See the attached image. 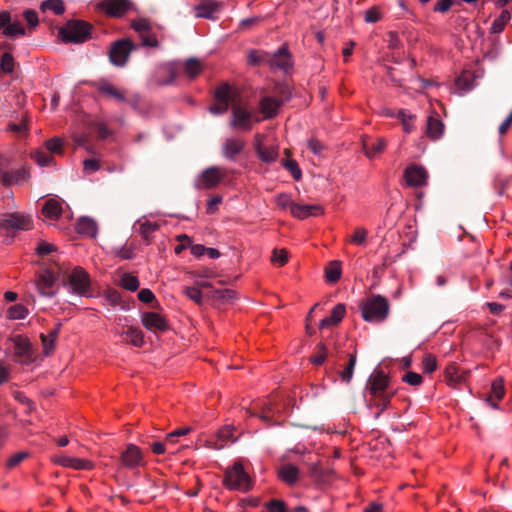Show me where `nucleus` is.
I'll use <instances>...</instances> for the list:
<instances>
[{
  "label": "nucleus",
  "mask_w": 512,
  "mask_h": 512,
  "mask_svg": "<svg viewBox=\"0 0 512 512\" xmlns=\"http://www.w3.org/2000/svg\"><path fill=\"white\" fill-rule=\"evenodd\" d=\"M61 324H58L54 329H52L47 335L41 334V340L44 348V353L48 355L54 348V342L58 337L60 331Z\"/></svg>",
  "instance_id": "nucleus-34"
},
{
  "label": "nucleus",
  "mask_w": 512,
  "mask_h": 512,
  "mask_svg": "<svg viewBox=\"0 0 512 512\" xmlns=\"http://www.w3.org/2000/svg\"><path fill=\"white\" fill-rule=\"evenodd\" d=\"M388 300L378 294L367 297L361 304L362 318L367 322H383L389 314Z\"/></svg>",
  "instance_id": "nucleus-1"
},
{
  "label": "nucleus",
  "mask_w": 512,
  "mask_h": 512,
  "mask_svg": "<svg viewBox=\"0 0 512 512\" xmlns=\"http://www.w3.org/2000/svg\"><path fill=\"white\" fill-rule=\"evenodd\" d=\"M9 130L17 133L23 134L28 131V118L27 116H22L19 123L11 122L8 124Z\"/></svg>",
  "instance_id": "nucleus-51"
},
{
  "label": "nucleus",
  "mask_w": 512,
  "mask_h": 512,
  "mask_svg": "<svg viewBox=\"0 0 512 512\" xmlns=\"http://www.w3.org/2000/svg\"><path fill=\"white\" fill-rule=\"evenodd\" d=\"M122 465L129 469L139 467L143 462V456L140 448L134 444L127 445L125 451L120 455Z\"/></svg>",
  "instance_id": "nucleus-15"
},
{
  "label": "nucleus",
  "mask_w": 512,
  "mask_h": 512,
  "mask_svg": "<svg viewBox=\"0 0 512 512\" xmlns=\"http://www.w3.org/2000/svg\"><path fill=\"white\" fill-rule=\"evenodd\" d=\"M104 298L112 306L119 305L121 301V295L116 289H107L104 292Z\"/></svg>",
  "instance_id": "nucleus-57"
},
{
  "label": "nucleus",
  "mask_w": 512,
  "mask_h": 512,
  "mask_svg": "<svg viewBox=\"0 0 512 512\" xmlns=\"http://www.w3.org/2000/svg\"><path fill=\"white\" fill-rule=\"evenodd\" d=\"M42 214L46 218L57 219L62 214V207L58 201L49 199L43 205Z\"/></svg>",
  "instance_id": "nucleus-31"
},
{
  "label": "nucleus",
  "mask_w": 512,
  "mask_h": 512,
  "mask_svg": "<svg viewBox=\"0 0 512 512\" xmlns=\"http://www.w3.org/2000/svg\"><path fill=\"white\" fill-rule=\"evenodd\" d=\"M386 141L383 138L363 140V149L368 158H374L384 151Z\"/></svg>",
  "instance_id": "nucleus-25"
},
{
  "label": "nucleus",
  "mask_w": 512,
  "mask_h": 512,
  "mask_svg": "<svg viewBox=\"0 0 512 512\" xmlns=\"http://www.w3.org/2000/svg\"><path fill=\"white\" fill-rule=\"evenodd\" d=\"M0 68L5 74H10L14 69V58L11 53L6 52L1 56Z\"/></svg>",
  "instance_id": "nucleus-47"
},
{
  "label": "nucleus",
  "mask_w": 512,
  "mask_h": 512,
  "mask_svg": "<svg viewBox=\"0 0 512 512\" xmlns=\"http://www.w3.org/2000/svg\"><path fill=\"white\" fill-rule=\"evenodd\" d=\"M443 123L433 117H428L426 133L432 139H438L443 132Z\"/></svg>",
  "instance_id": "nucleus-36"
},
{
  "label": "nucleus",
  "mask_w": 512,
  "mask_h": 512,
  "mask_svg": "<svg viewBox=\"0 0 512 512\" xmlns=\"http://www.w3.org/2000/svg\"><path fill=\"white\" fill-rule=\"evenodd\" d=\"M11 341L14 345V356L17 361L23 362L31 359L32 357V347L29 340L21 335H17L11 338Z\"/></svg>",
  "instance_id": "nucleus-18"
},
{
  "label": "nucleus",
  "mask_w": 512,
  "mask_h": 512,
  "mask_svg": "<svg viewBox=\"0 0 512 512\" xmlns=\"http://www.w3.org/2000/svg\"><path fill=\"white\" fill-rule=\"evenodd\" d=\"M456 86L463 91H470L473 88V79L469 73H462L456 79Z\"/></svg>",
  "instance_id": "nucleus-48"
},
{
  "label": "nucleus",
  "mask_w": 512,
  "mask_h": 512,
  "mask_svg": "<svg viewBox=\"0 0 512 512\" xmlns=\"http://www.w3.org/2000/svg\"><path fill=\"white\" fill-rule=\"evenodd\" d=\"M355 365H356V353H352L349 355L348 363L346 364L344 369L342 371L338 372V374L343 382H345L347 384L350 383V381L353 377Z\"/></svg>",
  "instance_id": "nucleus-37"
},
{
  "label": "nucleus",
  "mask_w": 512,
  "mask_h": 512,
  "mask_svg": "<svg viewBox=\"0 0 512 512\" xmlns=\"http://www.w3.org/2000/svg\"><path fill=\"white\" fill-rule=\"evenodd\" d=\"M389 379L382 370L375 371L368 379L366 389L373 396L388 393Z\"/></svg>",
  "instance_id": "nucleus-12"
},
{
  "label": "nucleus",
  "mask_w": 512,
  "mask_h": 512,
  "mask_svg": "<svg viewBox=\"0 0 512 512\" xmlns=\"http://www.w3.org/2000/svg\"><path fill=\"white\" fill-rule=\"evenodd\" d=\"M505 394L504 385H503V379L498 378L492 382L491 385V394L492 398H495L496 400H501Z\"/></svg>",
  "instance_id": "nucleus-49"
},
{
  "label": "nucleus",
  "mask_w": 512,
  "mask_h": 512,
  "mask_svg": "<svg viewBox=\"0 0 512 512\" xmlns=\"http://www.w3.org/2000/svg\"><path fill=\"white\" fill-rule=\"evenodd\" d=\"M142 324L146 329L154 333L164 332L169 329L167 320L156 312H145L142 315Z\"/></svg>",
  "instance_id": "nucleus-14"
},
{
  "label": "nucleus",
  "mask_w": 512,
  "mask_h": 512,
  "mask_svg": "<svg viewBox=\"0 0 512 512\" xmlns=\"http://www.w3.org/2000/svg\"><path fill=\"white\" fill-rule=\"evenodd\" d=\"M177 240L180 242V244H178L174 249L176 254H180L183 250L186 249V247L191 246L192 244L191 238L186 234L178 235Z\"/></svg>",
  "instance_id": "nucleus-62"
},
{
  "label": "nucleus",
  "mask_w": 512,
  "mask_h": 512,
  "mask_svg": "<svg viewBox=\"0 0 512 512\" xmlns=\"http://www.w3.org/2000/svg\"><path fill=\"white\" fill-rule=\"evenodd\" d=\"M60 277L59 272L57 275L50 268L45 269L40 273L35 281V287L38 293L44 297H53L56 294L54 285L56 280Z\"/></svg>",
  "instance_id": "nucleus-9"
},
{
  "label": "nucleus",
  "mask_w": 512,
  "mask_h": 512,
  "mask_svg": "<svg viewBox=\"0 0 512 512\" xmlns=\"http://www.w3.org/2000/svg\"><path fill=\"white\" fill-rule=\"evenodd\" d=\"M46 149L51 154H62L63 147H62V141L59 138H52L48 141H46Z\"/></svg>",
  "instance_id": "nucleus-56"
},
{
  "label": "nucleus",
  "mask_w": 512,
  "mask_h": 512,
  "mask_svg": "<svg viewBox=\"0 0 512 512\" xmlns=\"http://www.w3.org/2000/svg\"><path fill=\"white\" fill-rule=\"evenodd\" d=\"M270 53L263 50H250L247 63L251 66L269 65Z\"/></svg>",
  "instance_id": "nucleus-29"
},
{
  "label": "nucleus",
  "mask_w": 512,
  "mask_h": 512,
  "mask_svg": "<svg viewBox=\"0 0 512 512\" xmlns=\"http://www.w3.org/2000/svg\"><path fill=\"white\" fill-rule=\"evenodd\" d=\"M282 166L287 169L295 180H300L302 172L298 166V163L292 159H283L281 161Z\"/></svg>",
  "instance_id": "nucleus-45"
},
{
  "label": "nucleus",
  "mask_w": 512,
  "mask_h": 512,
  "mask_svg": "<svg viewBox=\"0 0 512 512\" xmlns=\"http://www.w3.org/2000/svg\"><path fill=\"white\" fill-rule=\"evenodd\" d=\"M28 177V173L25 169H18L12 172H6L2 174L0 181L5 186H10L12 184H18L22 181H25Z\"/></svg>",
  "instance_id": "nucleus-28"
},
{
  "label": "nucleus",
  "mask_w": 512,
  "mask_h": 512,
  "mask_svg": "<svg viewBox=\"0 0 512 512\" xmlns=\"http://www.w3.org/2000/svg\"><path fill=\"white\" fill-rule=\"evenodd\" d=\"M271 69L288 71L293 67L292 55L286 44L282 45L274 53H270L269 65Z\"/></svg>",
  "instance_id": "nucleus-10"
},
{
  "label": "nucleus",
  "mask_w": 512,
  "mask_h": 512,
  "mask_svg": "<svg viewBox=\"0 0 512 512\" xmlns=\"http://www.w3.org/2000/svg\"><path fill=\"white\" fill-rule=\"evenodd\" d=\"M445 378L449 385H454L462 381V376L459 375L458 367L455 364H450L445 370Z\"/></svg>",
  "instance_id": "nucleus-41"
},
{
  "label": "nucleus",
  "mask_w": 512,
  "mask_h": 512,
  "mask_svg": "<svg viewBox=\"0 0 512 512\" xmlns=\"http://www.w3.org/2000/svg\"><path fill=\"white\" fill-rule=\"evenodd\" d=\"M281 104L282 102L278 101L273 97H263L260 100L259 107L264 117L267 119H271L277 115L278 109L281 106Z\"/></svg>",
  "instance_id": "nucleus-26"
},
{
  "label": "nucleus",
  "mask_w": 512,
  "mask_h": 512,
  "mask_svg": "<svg viewBox=\"0 0 512 512\" xmlns=\"http://www.w3.org/2000/svg\"><path fill=\"white\" fill-rule=\"evenodd\" d=\"M324 213V209L321 205L318 204H312V205H302V204H295L292 205V212L291 214L300 220L306 219L309 216H317L322 215Z\"/></svg>",
  "instance_id": "nucleus-19"
},
{
  "label": "nucleus",
  "mask_w": 512,
  "mask_h": 512,
  "mask_svg": "<svg viewBox=\"0 0 512 512\" xmlns=\"http://www.w3.org/2000/svg\"><path fill=\"white\" fill-rule=\"evenodd\" d=\"M23 17L30 28H35L39 23L37 12L33 9L25 10L23 12Z\"/></svg>",
  "instance_id": "nucleus-61"
},
{
  "label": "nucleus",
  "mask_w": 512,
  "mask_h": 512,
  "mask_svg": "<svg viewBox=\"0 0 512 512\" xmlns=\"http://www.w3.org/2000/svg\"><path fill=\"white\" fill-rule=\"evenodd\" d=\"M345 313H346L345 305L342 303L337 304L332 309L331 316L325 317L324 319L321 320V322L319 324V328L325 329L330 326H337L344 318Z\"/></svg>",
  "instance_id": "nucleus-24"
},
{
  "label": "nucleus",
  "mask_w": 512,
  "mask_h": 512,
  "mask_svg": "<svg viewBox=\"0 0 512 512\" xmlns=\"http://www.w3.org/2000/svg\"><path fill=\"white\" fill-rule=\"evenodd\" d=\"M278 477L287 485L292 486L299 480V469L291 463H287L279 467Z\"/></svg>",
  "instance_id": "nucleus-22"
},
{
  "label": "nucleus",
  "mask_w": 512,
  "mask_h": 512,
  "mask_svg": "<svg viewBox=\"0 0 512 512\" xmlns=\"http://www.w3.org/2000/svg\"><path fill=\"white\" fill-rule=\"evenodd\" d=\"M56 463L63 466L77 470H90L93 468V463L89 460L69 457L65 455L58 456Z\"/></svg>",
  "instance_id": "nucleus-21"
},
{
  "label": "nucleus",
  "mask_w": 512,
  "mask_h": 512,
  "mask_svg": "<svg viewBox=\"0 0 512 512\" xmlns=\"http://www.w3.org/2000/svg\"><path fill=\"white\" fill-rule=\"evenodd\" d=\"M184 293L185 295L191 299L192 301H194L196 304L198 305H202L203 303V297H202V293H201V290L199 289V287H196V286H193V287H185L184 288Z\"/></svg>",
  "instance_id": "nucleus-50"
},
{
  "label": "nucleus",
  "mask_w": 512,
  "mask_h": 512,
  "mask_svg": "<svg viewBox=\"0 0 512 512\" xmlns=\"http://www.w3.org/2000/svg\"><path fill=\"white\" fill-rule=\"evenodd\" d=\"M232 118L230 126L233 129L249 131L252 129V113L238 103H233L231 107Z\"/></svg>",
  "instance_id": "nucleus-8"
},
{
  "label": "nucleus",
  "mask_w": 512,
  "mask_h": 512,
  "mask_svg": "<svg viewBox=\"0 0 512 512\" xmlns=\"http://www.w3.org/2000/svg\"><path fill=\"white\" fill-rule=\"evenodd\" d=\"M308 147L317 156H322L323 152L327 149V147L316 138L308 140Z\"/></svg>",
  "instance_id": "nucleus-60"
},
{
  "label": "nucleus",
  "mask_w": 512,
  "mask_h": 512,
  "mask_svg": "<svg viewBox=\"0 0 512 512\" xmlns=\"http://www.w3.org/2000/svg\"><path fill=\"white\" fill-rule=\"evenodd\" d=\"M223 485L229 490L248 492L252 489L253 482L244 470L243 464L236 461L232 466L226 468Z\"/></svg>",
  "instance_id": "nucleus-2"
},
{
  "label": "nucleus",
  "mask_w": 512,
  "mask_h": 512,
  "mask_svg": "<svg viewBox=\"0 0 512 512\" xmlns=\"http://www.w3.org/2000/svg\"><path fill=\"white\" fill-rule=\"evenodd\" d=\"M134 48V43L129 39H120L113 42L109 50L110 62L115 66H124Z\"/></svg>",
  "instance_id": "nucleus-5"
},
{
  "label": "nucleus",
  "mask_w": 512,
  "mask_h": 512,
  "mask_svg": "<svg viewBox=\"0 0 512 512\" xmlns=\"http://www.w3.org/2000/svg\"><path fill=\"white\" fill-rule=\"evenodd\" d=\"M245 142L240 139L229 138L223 144L222 154L229 160H234L242 152Z\"/></svg>",
  "instance_id": "nucleus-23"
},
{
  "label": "nucleus",
  "mask_w": 512,
  "mask_h": 512,
  "mask_svg": "<svg viewBox=\"0 0 512 512\" xmlns=\"http://www.w3.org/2000/svg\"><path fill=\"white\" fill-rule=\"evenodd\" d=\"M122 335H125L126 340L133 346L141 347L144 343V334L137 327H128L125 331L122 332Z\"/></svg>",
  "instance_id": "nucleus-32"
},
{
  "label": "nucleus",
  "mask_w": 512,
  "mask_h": 512,
  "mask_svg": "<svg viewBox=\"0 0 512 512\" xmlns=\"http://www.w3.org/2000/svg\"><path fill=\"white\" fill-rule=\"evenodd\" d=\"M92 28L86 21L70 20L60 28L59 34L65 42L83 43L90 38Z\"/></svg>",
  "instance_id": "nucleus-4"
},
{
  "label": "nucleus",
  "mask_w": 512,
  "mask_h": 512,
  "mask_svg": "<svg viewBox=\"0 0 512 512\" xmlns=\"http://www.w3.org/2000/svg\"><path fill=\"white\" fill-rule=\"evenodd\" d=\"M28 457V453L21 451L17 452L14 455H12L6 462V467L8 469H12L19 465L23 460H25Z\"/></svg>",
  "instance_id": "nucleus-59"
},
{
  "label": "nucleus",
  "mask_w": 512,
  "mask_h": 512,
  "mask_svg": "<svg viewBox=\"0 0 512 512\" xmlns=\"http://www.w3.org/2000/svg\"><path fill=\"white\" fill-rule=\"evenodd\" d=\"M95 87L100 93L109 96L115 99L116 101H126L125 93L105 79L98 80L95 83Z\"/></svg>",
  "instance_id": "nucleus-20"
},
{
  "label": "nucleus",
  "mask_w": 512,
  "mask_h": 512,
  "mask_svg": "<svg viewBox=\"0 0 512 512\" xmlns=\"http://www.w3.org/2000/svg\"><path fill=\"white\" fill-rule=\"evenodd\" d=\"M404 177L409 186L422 187L427 183V171L422 166L411 165L406 168Z\"/></svg>",
  "instance_id": "nucleus-17"
},
{
  "label": "nucleus",
  "mask_w": 512,
  "mask_h": 512,
  "mask_svg": "<svg viewBox=\"0 0 512 512\" xmlns=\"http://www.w3.org/2000/svg\"><path fill=\"white\" fill-rule=\"evenodd\" d=\"M41 9L43 11L52 10L56 15H61L65 11L62 0H46L41 4Z\"/></svg>",
  "instance_id": "nucleus-44"
},
{
  "label": "nucleus",
  "mask_w": 512,
  "mask_h": 512,
  "mask_svg": "<svg viewBox=\"0 0 512 512\" xmlns=\"http://www.w3.org/2000/svg\"><path fill=\"white\" fill-rule=\"evenodd\" d=\"M183 69L188 78L194 79L200 74L202 64L197 58H189L184 63Z\"/></svg>",
  "instance_id": "nucleus-35"
},
{
  "label": "nucleus",
  "mask_w": 512,
  "mask_h": 512,
  "mask_svg": "<svg viewBox=\"0 0 512 512\" xmlns=\"http://www.w3.org/2000/svg\"><path fill=\"white\" fill-rule=\"evenodd\" d=\"M27 314L28 310L22 304H15L7 310L8 318L13 320L24 319Z\"/></svg>",
  "instance_id": "nucleus-42"
},
{
  "label": "nucleus",
  "mask_w": 512,
  "mask_h": 512,
  "mask_svg": "<svg viewBox=\"0 0 512 512\" xmlns=\"http://www.w3.org/2000/svg\"><path fill=\"white\" fill-rule=\"evenodd\" d=\"M510 13L508 10H503L500 15L492 22L490 32L492 34H498L503 31L506 24L510 20Z\"/></svg>",
  "instance_id": "nucleus-38"
},
{
  "label": "nucleus",
  "mask_w": 512,
  "mask_h": 512,
  "mask_svg": "<svg viewBox=\"0 0 512 512\" xmlns=\"http://www.w3.org/2000/svg\"><path fill=\"white\" fill-rule=\"evenodd\" d=\"M402 381L412 386H419L422 383L423 378L420 374L409 371L403 375Z\"/></svg>",
  "instance_id": "nucleus-58"
},
{
  "label": "nucleus",
  "mask_w": 512,
  "mask_h": 512,
  "mask_svg": "<svg viewBox=\"0 0 512 512\" xmlns=\"http://www.w3.org/2000/svg\"><path fill=\"white\" fill-rule=\"evenodd\" d=\"M368 231L363 227H358L355 229L353 235L351 236V242L356 245H363L366 242Z\"/></svg>",
  "instance_id": "nucleus-53"
},
{
  "label": "nucleus",
  "mask_w": 512,
  "mask_h": 512,
  "mask_svg": "<svg viewBox=\"0 0 512 512\" xmlns=\"http://www.w3.org/2000/svg\"><path fill=\"white\" fill-rule=\"evenodd\" d=\"M34 159L40 166H49L54 158L48 151H37Z\"/></svg>",
  "instance_id": "nucleus-55"
},
{
  "label": "nucleus",
  "mask_w": 512,
  "mask_h": 512,
  "mask_svg": "<svg viewBox=\"0 0 512 512\" xmlns=\"http://www.w3.org/2000/svg\"><path fill=\"white\" fill-rule=\"evenodd\" d=\"M268 512H287L285 503L280 500H272L266 504Z\"/></svg>",
  "instance_id": "nucleus-64"
},
{
  "label": "nucleus",
  "mask_w": 512,
  "mask_h": 512,
  "mask_svg": "<svg viewBox=\"0 0 512 512\" xmlns=\"http://www.w3.org/2000/svg\"><path fill=\"white\" fill-rule=\"evenodd\" d=\"M0 28L3 34L8 38H14L17 35H25V29L19 21L11 22V15L7 11L0 12Z\"/></svg>",
  "instance_id": "nucleus-16"
},
{
  "label": "nucleus",
  "mask_w": 512,
  "mask_h": 512,
  "mask_svg": "<svg viewBox=\"0 0 512 512\" xmlns=\"http://www.w3.org/2000/svg\"><path fill=\"white\" fill-rule=\"evenodd\" d=\"M220 3L210 1V0H203L200 4L195 6V16L197 18H207L211 19L212 15L219 10Z\"/></svg>",
  "instance_id": "nucleus-27"
},
{
  "label": "nucleus",
  "mask_w": 512,
  "mask_h": 512,
  "mask_svg": "<svg viewBox=\"0 0 512 512\" xmlns=\"http://www.w3.org/2000/svg\"><path fill=\"white\" fill-rule=\"evenodd\" d=\"M214 98L217 102L229 104L231 99V90L228 84H223L215 91Z\"/></svg>",
  "instance_id": "nucleus-40"
},
{
  "label": "nucleus",
  "mask_w": 512,
  "mask_h": 512,
  "mask_svg": "<svg viewBox=\"0 0 512 512\" xmlns=\"http://www.w3.org/2000/svg\"><path fill=\"white\" fill-rule=\"evenodd\" d=\"M133 3L130 0H100L97 7L112 17H122L132 9Z\"/></svg>",
  "instance_id": "nucleus-11"
},
{
  "label": "nucleus",
  "mask_w": 512,
  "mask_h": 512,
  "mask_svg": "<svg viewBox=\"0 0 512 512\" xmlns=\"http://www.w3.org/2000/svg\"><path fill=\"white\" fill-rule=\"evenodd\" d=\"M422 364H423V370L425 373H432L437 368L436 359L431 355L425 356L422 361Z\"/></svg>",
  "instance_id": "nucleus-63"
},
{
  "label": "nucleus",
  "mask_w": 512,
  "mask_h": 512,
  "mask_svg": "<svg viewBox=\"0 0 512 512\" xmlns=\"http://www.w3.org/2000/svg\"><path fill=\"white\" fill-rule=\"evenodd\" d=\"M341 262L331 261L325 268V277L327 282L336 283L341 277Z\"/></svg>",
  "instance_id": "nucleus-33"
},
{
  "label": "nucleus",
  "mask_w": 512,
  "mask_h": 512,
  "mask_svg": "<svg viewBox=\"0 0 512 512\" xmlns=\"http://www.w3.org/2000/svg\"><path fill=\"white\" fill-rule=\"evenodd\" d=\"M275 202L278 207L285 210L287 208H290V212H292V205H295L290 196L286 193H281L275 198Z\"/></svg>",
  "instance_id": "nucleus-54"
},
{
  "label": "nucleus",
  "mask_w": 512,
  "mask_h": 512,
  "mask_svg": "<svg viewBox=\"0 0 512 512\" xmlns=\"http://www.w3.org/2000/svg\"><path fill=\"white\" fill-rule=\"evenodd\" d=\"M225 177L224 171L218 166H211L203 170L194 182L198 190L212 189L216 187Z\"/></svg>",
  "instance_id": "nucleus-7"
},
{
  "label": "nucleus",
  "mask_w": 512,
  "mask_h": 512,
  "mask_svg": "<svg viewBox=\"0 0 512 512\" xmlns=\"http://www.w3.org/2000/svg\"><path fill=\"white\" fill-rule=\"evenodd\" d=\"M212 297L222 302H230L236 298V292L232 289H215Z\"/></svg>",
  "instance_id": "nucleus-43"
},
{
  "label": "nucleus",
  "mask_w": 512,
  "mask_h": 512,
  "mask_svg": "<svg viewBox=\"0 0 512 512\" xmlns=\"http://www.w3.org/2000/svg\"><path fill=\"white\" fill-rule=\"evenodd\" d=\"M328 350L324 343L317 345V353L310 357V361L315 365H322L327 358Z\"/></svg>",
  "instance_id": "nucleus-46"
},
{
  "label": "nucleus",
  "mask_w": 512,
  "mask_h": 512,
  "mask_svg": "<svg viewBox=\"0 0 512 512\" xmlns=\"http://www.w3.org/2000/svg\"><path fill=\"white\" fill-rule=\"evenodd\" d=\"M288 261V252L285 249H274L271 256V262L283 266Z\"/></svg>",
  "instance_id": "nucleus-52"
},
{
  "label": "nucleus",
  "mask_w": 512,
  "mask_h": 512,
  "mask_svg": "<svg viewBox=\"0 0 512 512\" xmlns=\"http://www.w3.org/2000/svg\"><path fill=\"white\" fill-rule=\"evenodd\" d=\"M120 285L128 291H136L139 288V280L136 276L124 273L120 279Z\"/></svg>",
  "instance_id": "nucleus-39"
},
{
  "label": "nucleus",
  "mask_w": 512,
  "mask_h": 512,
  "mask_svg": "<svg viewBox=\"0 0 512 512\" xmlns=\"http://www.w3.org/2000/svg\"><path fill=\"white\" fill-rule=\"evenodd\" d=\"M254 150L258 158L265 163H272L279 156V147L277 145L265 146L262 143V136L257 134L254 142Z\"/></svg>",
  "instance_id": "nucleus-13"
},
{
  "label": "nucleus",
  "mask_w": 512,
  "mask_h": 512,
  "mask_svg": "<svg viewBox=\"0 0 512 512\" xmlns=\"http://www.w3.org/2000/svg\"><path fill=\"white\" fill-rule=\"evenodd\" d=\"M0 228L5 229L9 237H13V231H27L32 228V219L18 213L7 214L0 220Z\"/></svg>",
  "instance_id": "nucleus-6"
},
{
  "label": "nucleus",
  "mask_w": 512,
  "mask_h": 512,
  "mask_svg": "<svg viewBox=\"0 0 512 512\" xmlns=\"http://www.w3.org/2000/svg\"><path fill=\"white\" fill-rule=\"evenodd\" d=\"M76 229L78 233L91 237H95L97 233V225L95 221L89 217L80 218L77 222Z\"/></svg>",
  "instance_id": "nucleus-30"
},
{
  "label": "nucleus",
  "mask_w": 512,
  "mask_h": 512,
  "mask_svg": "<svg viewBox=\"0 0 512 512\" xmlns=\"http://www.w3.org/2000/svg\"><path fill=\"white\" fill-rule=\"evenodd\" d=\"M59 275H63V285L69 286L72 292L81 296L88 295L91 284L90 277L82 267H75L71 272H68L59 266Z\"/></svg>",
  "instance_id": "nucleus-3"
}]
</instances>
